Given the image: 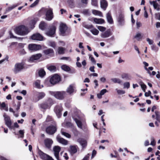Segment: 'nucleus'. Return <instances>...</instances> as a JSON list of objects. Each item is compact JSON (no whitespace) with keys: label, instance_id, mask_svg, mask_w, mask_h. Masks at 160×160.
Returning a JSON list of instances; mask_svg holds the SVG:
<instances>
[{"label":"nucleus","instance_id":"f8f14e48","mask_svg":"<svg viewBox=\"0 0 160 160\" xmlns=\"http://www.w3.org/2000/svg\"><path fill=\"white\" fill-rule=\"evenodd\" d=\"M31 38L33 40L42 41L43 40V37L39 33H37L33 34L31 36Z\"/></svg>","mask_w":160,"mask_h":160},{"label":"nucleus","instance_id":"423d86ee","mask_svg":"<svg viewBox=\"0 0 160 160\" xmlns=\"http://www.w3.org/2000/svg\"><path fill=\"white\" fill-rule=\"evenodd\" d=\"M28 49L31 52H35L41 49L42 46L40 45L31 43L28 45Z\"/></svg>","mask_w":160,"mask_h":160},{"label":"nucleus","instance_id":"4468645a","mask_svg":"<svg viewBox=\"0 0 160 160\" xmlns=\"http://www.w3.org/2000/svg\"><path fill=\"white\" fill-rule=\"evenodd\" d=\"M54 110L58 117L60 118L62 115L61 112L62 110V107L59 105L55 107Z\"/></svg>","mask_w":160,"mask_h":160},{"label":"nucleus","instance_id":"c756f323","mask_svg":"<svg viewBox=\"0 0 160 160\" xmlns=\"http://www.w3.org/2000/svg\"><path fill=\"white\" fill-rule=\"evenodd\" d=\"M121 77L123 79H125L126 80H130L131 79V76L128 73H123L121 75Z\"/></svg>","mask_w":160,"mask_h":160},{"label":"nucleus","instance_id":"f03ea898","mask_svg":"<svg viewBox=\"0 0 160 160\" xmlns=\"http://www.w3.org/2000/svg\"><path fill=\"white\" fill-rule=\"evenodd\" d=\"M57 22H54L52 25L50 26L46 30L45 34L48 36L53 37L54 36L57 25Z\"/></svg>","mask_w":160,"mask_h":160},{"label":"nucleus","instance_id":"5701e85b","mask_svg":"<svg viewBox=\"0 0 160 160\" xmlns=\"http://www.w3.org/2000/svg\"><path fill=\"white\" fill-rule=\"evenodd\" d=\"M106 18L108 22L110 24H113L114 22L112 16L111 12H108L106 14Z\"/></svg>","mask_w":160,"mask_h":160},{"label":"nucleus","instance_id":"f704fd0d","mask_svg":"<svg viewBox=\"0 0 160 160\" xmlns=\"http://www.w3.org/2000/svg\"><path fill=\"white\" fill-rule=\"evenodd\" d=\"M61 68L64 71L68 72L71 70L70 68L66 65H63L61 66Z\"/></svg>","mask_w":160,"mask_h":160},{"label":"nucleus","instance_id":"79ce46f5","mask_svg":"<svg viewBox=\"0 0 160 160\" xmlns=\"http://www.w3.org/2000/svg\"><path fill=\"white\" fill-rule=\"evenodd\" d=\"M155 112L156 116V120L159 122H160V113L159 112L156 111Z\"/></svg>","mask_w":160,"mask_h":160},{"label":"nucleus","instance_id":"a211bd4d","mask_svg":"<svg viewBox=\"0 0 160 160\" xmlns=\"http://www.w3.org/2000/svg\"><path fill=\"white\" fill-rule=\"evenodd\" d=\"M57 141L59 143L64 145H67L68 141L67 140L62 138L59 135H58L56 137Z\"/></svg>","mask_w":160,"mask_h":160},{"label":"nucleus","instance_id":"4d7b16f0","mask_svg":"<svg viewBox=\"0 0 160 160\" xmlns=\"http://www.w3.org/2000/svg\"><path fill=\"white\" fill-rule=\"evenodd\" d=\"M151 142L150 144L153 146H154L156 145V142L155 141V140L153 137H152L151 138Z\"/></svg>","mask_w":160,"mask_h":160},{"label":"nucleus","instance_id":"72a5a7b5","mask_svg":"<svg viewBox=\"0 0 160 160\" xmlns=\"http://www.w3.org/2000/svg\"><path fill=\"white\" fill-rule=\"evenodd\" d=\"M0 108L4 109L5 111H8V107L6 106V105L5 102H2V103L0 102Z\"/></svg>","mask_w":160,"mask_h":160},{"label":"nucleus","instance_id":"39448f33","mask_svg":"<svg viewBox=\"0 0 160 160\" xmlns=\"http://www.w3.org/2000/svg\"><path fill=\"white\" fill-rule=\"evenodd\" d=\"M61 80V78L60 76L56 74L53 75L51 78L50 79V82L53 85H55L58 83Z\"/></svg>","mask_w":160,"mask_h":160},{"label":"nucleus","instance_id":"ddd939ff","mask_svg":"<svg viewBox=\"0 0 160 160\" xmlns=\"http://www.w3.org/2000/svg\"><path fill=\"white\" fill-rule=\"evenodd\" d=\"M54 152V155L57 160H60L59 156V152L61 150V148L58 146H55L53 148Z\"/></svg>","mask_w":160,"mask_h":160},{"label":"nucleus","instance_id":"de8ad7c7","mask_svg":"<svg viewBox=\"0 0 160 160\" xmlns=\"http://www.w3.org/2000/svg\"><path fill=\"white\" fill-rule=\"evenodd\" d=\"M111 80L115 83H118L120 84L122 82V81L119 79L117 78H112Z\"/></svg>","mask_w":160,"mask_h":160},{"label":"nucleus","instance_id":"9b49d317","mask_svg":"<svg viewBox=\"0 0 160 160\" xmlns=\"http://www.w3.org/2000/svg\"><path fill=\"white\" fill-rule=\"evenodd\" d=\"M117 20L119 25H123L125 22L124 15L122 13H119L117 18Z\"/></svg>","mask_w":160,"mask_h":160},{"label":"nucleus","instance_id":"0eeeda50","mask_svg":"<svg viewBox=\"0 0 160 160\" xmlns=\"http://www.w3.org/2000/svg\"><path fill=\"white\" fill-rule=\"evenodd\" d=\"M3 116L4 118L5 124L9 129H13V127L12 126V122L10 117L7 115L5 113H4Z\"/></svg>","mask_w":160,"mask_h":160},{"label":"nucleus","instance_id":"c85d7f7f","mask_svg":"<svg viewBox=\"0 0 160 160\" xmlns=\"http://www.w3.org/2000/svg\"><path fill=\"white\" fill-rule=\"evenodd\" d=\"M73 120L75 122L78 127L80 128H82V123L81 121L76 118H73Z\"/></svg>","mask_w":160,"mask_h":160},{"label":"nucleus","instance_id":"6e6552de","mask_svg":"<svg viewBox=\"0 0 160 160\" xmlns=\"http://www.w3.org/2000/svg\"><path fill=\"white\" fill-rule=\"evenodd\" d=\"M57 128L56 126L51 125L48 127L46 129V132L50 135H53L57 131Z\"/></svg>","mask_w":160,"mask_h":160},{"label":"nucleus","instance_id":"0e129e2a","mask_svg":"<svg viewBox=\"0 0 160 160\" xmlns=\"http://www.w3.org/2000/svg\"><path fill=\"white\" fill-rule=\"evenodd\" d=\"M107 92V90L106 89H103L100 92V93L101 94V95H104L105 93Z\"/></svg>","mask_w":160,"mask_h":160},{"label":"nucleus","instance_id":"f257e3e1","mask_svg":"<svg viewBox=\"0 0 160 160\" xmlns=\"http://www.w3.org/2000/svg\"><path fill=\"white\" fill-rule=\"evenodd\" d=\"M17 34L21 36H25L30 32L28 28L24 25H20L16 27L14 29Z\"/></svg>","mask_w":160,"mask_h":160},{"label":"nucleus","instance_id":"69168bd1","mask_svg":"<svg viewBox=\"0 0 160 160\" xmlns=\"http://www.w3.org/2000/svg\"><path fill=\"white\" fill-rule=\"evenodd\" d=\"M97 153V152L95 150H93L92 151V158H93L94 156L96 155Z\"/></svg>","mask_w":160,"mask_h":160},{"label":"nucleus","instance_id":"c03bdc74","mask_svg":"<svg viewBox=\"0 0 160 160\" xmlns=\"http://www.w3.org/2000/svg\"><path fill=\"white\" fill-rule=\"evenodd\" d=\"M83 26L85 28L88 29L92 28H94L93 25L92 24H84Z\"/></svg>","mask_w":160,"mask_h":160},{"label":"nucleus","instance_id":"e2e57ef3","mask_svg":"<svg viewBox=\"0 0 160 160\" xmlns=\"http://www.w3.org/2000/svg\"><path fill=\"white\" fill-rule=\"evenodd\" d=\"M89 58H91V62L94 64H95L96 63V61L94 58L92 57L91 56H90Z\"/></svg>","mask_w":160,"mask_h":160},{"label":"nucleus","instance_id":"e433bc0d","mask_svg":"<svg viewBox=\"0 0 160 160\" xmlns=\"http://www.w3.org/2000/svg\"><path fill=\"white\" fill-rule=\"evenodd\" d=\"M72 131L73 133L74 136L76 137L78 136L79 133V132L78 130L76 127H74L72 129Z\"/></svg>","mask_w":160,"mask_h":160},{"label":"nucleus","instance_id":"1a4fd4ad","mask_svg":"<svg viewBox=\"0 0 160 160\" xmlns=\"http://www.w3.org/2000/svg\"><path fill=\"white\" fill-rule=\"evenodd\" d=\"M44 142L45 147L48 149H50L53 143L52 140L49 138H47L44 140Z\"/></svg>","mask_w":160,"mask_h":160},{"label":"nucleus","instance_id":"c9c22d12","mask_svg":"<svg viewBox=\"0 0 160 160\" xmlns=\"http://www.w3.org/2000/svg\"><path fill=\"white\" fill-rule=\"evenodd\" d=\"M38 75L40 77L42 78L45 75L46 72L44 69H40L38 71Z\"/></svg>","mask_w":160,"mask_h":160},{"label":"nucleus","instance_id":"680f3d73","mask_svg":"<svg viewBox=\"0 0 160 160\" xmlns=\"http://www.w3.org/2000/svg\"><path fill=\"white\" fill-rule=\"evenodd\" d=\"M124 87L128 88L130 87V83L129 82H126L124 84Z\"/></svg>","mask_w":160,"mask_h":160},{"label":"nucleus","instance_id":"a878e982","mask_svg":"<svg viewBox=\"0 0 160 160\" xmlns=\"http://www.w3.org/2000/svg\"><path fill=\"white\" fill-rule=\"evenodd\" d=\"M74 87L72 85H70L67 88L66 92L69 94H71L74 92Z\"/></svg>","mask_w":160,"mask_h":160},{"label":"nucleus","instance_id":"cd10ccee","mask_svg":"<svg viewBox=\"0 0 160 160\" xmlns=\"http://www.w3.org/2000/svg\"><path fill=\"white\" fill-rule=\"evenodd\" d=\"M78 141L79 142L83 148H85L86 146L87 142L85 140L82 138H80L78 139Z\"/></svg>","mask_w":160,"mask_h":160},{"label":"nucleus","instance_id":"a18cd8bd","mask_svg":"<svg viewBox=\"0 0 160 160\" xmlns=\"http://www.w3.org/2000/svg\"><path fill=\"white\" fill-rule=\"evenodd\" d=\"M48 69L51 71H55L56 70V66L53 65H51L48 67Z\"/></svg>","mask_w":160,"mask_h":160},{"label":"nucleus","instance_id":"9d476101","mask_svg":"<svg viewBox=\"0 0 160 160\" xmlns=\"http://www.w3.org/2000/svg\"><path fill=\"white\" fill-rule=\"evenodd\" d=\"M68 28V27L65 24L61 23L60 26L59 31L61 35L64 36L65 35V32Z\"/></svg>","mask_w":160,"mask_h":160},{"label":"nucleus","instance_id":"6e6d98bb","mask_svg":"<svg viewBox=\"0 0 160 160\" xmlns=\"http://www.w3.org/2000/svg\"><path fill=\"white\" fill-rule=\"evenodd\" d=\"M92 4L94 6H97L98 4V0H91Z\"/></svg>","mask_w":160,"mask_h":160},{"label":"nucleus","instance_id":"412c9836","mask_svg":"<svg viewBox=\"0 0 160 160\" xmlns=\"http://www.w3.org/2000/svg\"><path fill=\"white\" fill-rule=\"evenodd\" d=\"M108 5V2L106 0H101L100 1V6L101 8L103 10L106 9Z\"/></svg>","mask_w":160,"mask_h":160},{"label":"nucleus","instance_id":"5fc2aeb1","mask_svg":"<svg viewBox=\"0 0 160 160\" xmlns=\"http://www.w3.org/2000/svg\"><path fill=\"white\" fill-rule=\"evenodd\" d=\"M19 133L20 135V137L21 138H23L24 136V130H20L19 131Z\"/></svg>","mask_w":160,"mask_h":160},{"label":"nucleus","instance_id":"b1692460","mask_svg":"<svg viewBox=\"0 0 160 160\" xmlns=\"http://www.w3.org/2000/svg\"><path fill=\"white\" fill-rule=\"evenodd\" d=\"M112 35V33L110 29H108L105 32H103L101 34V37L103 38H106Z\"/></svg>","mask_w":160,"mask_h":160},{"label":"nucleus","instance_id":"a19ab883","mask_svg":"<svg viewBox=\"0 0 160 160\" xmlns=\"http://www.w3.org/2000/svg\"><path fill=\"white\" fill-rule=\"evenodd\" d=\"M92 13L93 14L95 15H98L101 17H102V13L100 11L94 10L92 11Z\"/></svg>","mask_w":160,"mask_h":160},{"label":"nucleus","instance_id":"052dcab7","mask_svg":"<svg viewBox=\"0 0 160 160\" xmlns=\"http://www.w3.org/2000/svg\"><path fill=\"white\" fill-rule=\"evenodd\" d=\"M21 102L20 101H18L17 102V107L16 108V110H17V111H18L19 109L21 106Z\"/></svg>","mask_w":160,"mask_h":160},{"label":"nucleus","instance_id":"393cba45","mask_svg":"<svg viewBox=\"0 0 160 160\" xmlns=\"http://www.w3.org/2000/svg\"><path fill=\"white\" fill-rule=\"evenodd\" d=\"M43 52L46 55H48L49 54H54V51L53 49L51 48H48L47 49L44 50L43 51Z\"/></svg>","mask_w":160,"mask_h":160},{"label":"nucleus","instance_id":"603ef678","mask_svg":"<svg viewBox=\"0 0 160 160\" xmlns=\"http://www.w3.org/2000/svg\"><path fill=\"white\" fill-rule=\"evenodd\" d=\"M61 133L62 135H64L68 138H70L71 137V135L68 133L61 131Z\"/></svg>","mask_w":160,"mask_h":160},{"label":"nucleus","instance_id":"4be33fe9","mask_svg":"<svg viewBox=\"0 0 160 160\" xmlns=\"http://www.w3.org/2000/svg\"><path fill=\"white\" fill-rule=\"evenodd\" d=\"M44 102L50 108L55 103V101L50 98H47L46 99Z\"/></svg>","mask_w":160,"mask_h":160},{"label":"nucleus","instance_id":"dca6fc26","mask_svg":"<svg viewBox=\"0 0 160 160\" xmlns=\"http://www.w3.org/2000/svg\"><path fill=\"white\" fill-rule=\"evenodd\" d=\"M38 153L39 155L40 158L44 160H47L49 156L46 154L44 153L39 149H38Z\"/></svg>","mask_w":160,"mask_h":160},{"label":"nucleus","instance_id":"2eb2a0df","mask_svg":"<svg viewBox=\"0 0 160 160\" xmlns=\"http://www.w3.org/2000/svg\"><path fill=\"white\" fill-rule=\"evenodd\" d=\"M42 57V54L38 53L32 55L29 58V61L31 62H33L35 60L39 59Z\"/></svg>","mask_w":160,"mask_h":160},{"label":"nucleus","instance_id":"bb28decb","mask_svg":"<svg viewBox=\"0 0 160 160\" xmlns=\"http://www.w3.org/2000/svg\"><path fill=\"white\" fill-rule=\"evenodd\" d=\"M47 26V24L44 21H42L39 25V28L42 30H45Z\"/></svg>","mask_w":160,"mask_h":160},{"label":"nucleus","instance_id":"338daca9","mask_svg":"<svg viewBox=\"0 0 160 160\" xmlns=\"http://www.w3.org/2000/svg\"><path fill=\"white\" fill-rule=\"evenodd\" d=\"M151 48L152 50H154L155 51H157L158 50V48L156 46H155V45H152L151 46Z\"/></svg>","mask_w":160,"mask_h":160},{"label":"nucleus","instance_id":"473e14b6","mask_svg":"<svg viewBox=\"0 0 160 160\" xmlns=\"http://www.w3.org/2000/svg\"><path fill=\"white\" fill-rule=\"evenodd\" d=\"M150 3L151 5H153L154 8L155 9H157L158 10H159V8H158V4L157 2L156 1H150Z\"/></svg>","mask_w":160,"mask_h":160},{"label":"nucleus","instance_id":"864d4df0","mask_svg":"<svg viewBox=\"0 0 160 160\" xmlns=\"http://www.w3.org/2000/svg\"><path fill=\"white\" fill-rule=\"evenodd\" d=\"M49 45L54 49L56 47V43L55 42H49Z\"/></svg>","mask_w":160,"mask_h":160},{"label":"nucleus","instance_id":"6ab92c4d","mask_svg":"<svg viewBox=\"0 0 160 160\" xmlns=\"http://www.w3.org/2000/svg\"><path fill=\"white\" fill-rule=\"evenodd\" d=\"M77 146L71 145L70 146L69 151L72 155L76 153L77 152Z\"/></svg>","mask_w":160,"mask_h":160},{"label":"nucleus","instance_id":"aec40b11","mask_svg":"<svg viewBox=\"0 0 160 160\" xmlns=\"http://www.w3.org/2000/svg\"><path fill=\"white\" fill-rule=\"evenodd\" d=\"M38 20L39 18L37 17L34 18L31 20L29 22V24L32 29H33L35 27V25Z\"/></svg>","mask_w":160,"mask_h":160},{"label":"nucleus","instance_id":"3c124183","mask_svg":"<svg viewBox=\"0 0 160 160\" xmlns=\"http://www.w3.org/2000/svg\"><path fill=\"white\" fill-rule=\"evenodd\" d=\"M40 83L39 80H37L35 82V85L36 87L38 88H40Z\"/></svg>","mask_w":160,"mask_h":160},{"label":"nucleus","instance_id":"8fccbe9b","mask_svg":"<svg viewBox=\"0 0 160 160\" xmlns=\"http://www.w3.org/2000/svg\"><path fill=\"white\" fill-rule=\"evenodd\" d=\"M68 3L69 4L70 6L72 8L74 5V0H68Z\"/></svg>","mask_w":160,"mask_h":160},{"label":"nucleus","instance_id":"37998d69","mask_svg":"<svg viewBox=\"0 0 160 160\" xmlns=\"http://www.w3.org/2000/svg\"><path fill=\"white\" fill-rule=\"evenodd\" d=\"M143 64L145 66V69L147 71V72L150 75H151V72L147 68V67L149 65L148 64L145 62H143Z\"/></svg>","mask_w":160,"mask_h":160},{"label":"nucleus","instance_id":"58836bf2","mask_svg":"<svg viewBox=\"0 0 160 160\" xmlns=\"http://www.w3.org/2000/svg\"><path fill=\"white\" fill-rule=\"evenodd\" d=\"M45 95V94L44 92H39L38 95V98L39 100L41 99L44 98Z\"/></svg>","mask_w":160,"mask_h":160},{"label":"nucleus","instance_id":"ea45409f","mask_svg":"<svg viewBox=\"0 0 160 160\" xmlns=\"http://www.w3.org/2000/svg\"><path fill=\"white\" fill-rule=\"evenodd\" d=\"M66 126L68 128H71V129L75 127L73 124L71 122H66Z\"/></svg>","mask_w":160,"mask_h":160},{"label":"nucleus","instance_id":"2f4dec72","mask_svg":"<svg viewBox=\"0 0 160 160\" xmlns=\"http://www.w3.org/2000/svg\"><path fill=\"white\" fill-rule=\"evenodd\" d=\"M94 21L97 24H102L105 22V20L102 18H94Z\"/></svg>","mask_w":160,"mask_h":160},{"label":"nucleus","instance_id":"774afa93","mask_svg":"<svg viewBox=\"0 0 160 160\" xmlns=\"http://www.w3.org/2000/svg\"><path fill=\"white\" fill-rule=\"evenodd\" d=\"M20 54L21 55H24L26 54V52L24 49H22L19 51Z\"/></svg>","mask_w":160,"mask_h":160},{"label":"nucleus","instance_id":"7c9ffc66","mask_svg":"<svg viewBox=\"0 0 160 160\" xmlns=\"http://www.w3.org/2000/svg\"><path fill=\"white\" fill-rule=\"evenodd\" d=\"M39 107L40 108L44 110L50 108L44 102L39 104Z\"/></svg>","mask_w":160,"mask_h":160},{"label":"nucleus","instance_id":"4c0bfd02","mask_svg":"<svg viewBox=\"0 0 160 160\" xmlns=\"http://www.w3.org/2000/svg\"><path fill=\"white\" fill-rule=\"evenodd\" d=\"M65 49L64 48L60 47L58 49V53L60 54H62L64 53Z\"/></svg>","mask_w":160,"mask_h":160},{"label":"nucleus","instance_id":"bf43d9fd","mask_svg":"<svg viewBox=\"0 0 160 160\" xmlns=\"http://www.w3.org/2000/svg\"><path fill=\"white\" fill-rule=\"evenodd\" d=\"M52 120V117L51 116H48L46 119V121L47 122H50Z\"/></svg>","mask_w":160,"mask_h":160},{"label":"nucleus","instance_id":"7ed1b4c3","mask_svg":"<svg viewBox=\"0 0 160 160\" xmlns=\"http://www.w3.org/2000/svg\"><path fill=\"white\" fill-rule=\"evenodd\" d=\"M49 93L51 95L54 96L56 98L59 100L63 99L66 95V92L64 91L56 92L50 91Z\"/></svg>","mask_w":160,"mask_h":160},{"label":"nucleus","instance_id":"20e7f679","mask_svg":"<svg viewBox=\"0 0 160 160\" xmlns=\"http://www.w3.org/2000/svg\"><path fill=\"white\" fill-rule=\"evenodd\" d=\"M25 68L24 62H18L15 65L13 71L16 74Z\"/></svg>","mask_w":160,"mask_h":160},{"label":"nucleus","instance_id":"49530a36","mask_svg":"<svg viewBox=\"0 0 160 160\" xmlns=\"http://www.w3.org/2000/svg\"><path fill=\"white\" fill-rule=\"evenodd\" d=\"M91 32L94 35H97L99 33V31L96 28H93V29L90 30Z\"/></svg>","mask_w":160,"mask_h":160},{"label":"nucleus","instance_id":"13d9d810","mask_svg":"<svg viewBox=\"0 0 160 160\" xmlns=\"http://www.w3.org/2000/svg\"><path fill=\"white\" fill-rule=\"evenodd\" d=\"M98 28L100 31L102 32L105 31L106 29L105 28L102 26H98Z\"/></svg>","mask_w":160,"mask_h":160},{"label":"nucleus","instance_id":"09e8293b","mask_svg":"<svg viewBox=\"0 0 160 160\" xmlns=\"http://www.w3.org/2000/svg\"><path fill=\"white\" fill-rule=\"evenodd\" d=\"M18 6L17 5H13L11 7H8L6 10L7 12H9Z\"/></svg>","mask_w":160,"mask_h":160},{"label":"nucleus","instance_id":"f3484780","mask_svg":"<svg viewBox=\"0 0 160 160\" xmlns=\"http://www.w3.org/2000/svg\"><path fill=\"white\" fill-rule=\"evenodd\" d=\"M46 19L47 20H51L53 18V12L52 10L49 9L47 11L46 13Z\"/></svg>","mask_w":160,"mask_h":160}]
</instances>
